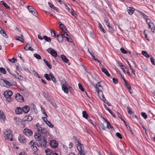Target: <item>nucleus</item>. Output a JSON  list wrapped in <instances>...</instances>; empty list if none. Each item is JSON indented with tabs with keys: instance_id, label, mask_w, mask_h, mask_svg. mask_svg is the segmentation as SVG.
<instances>
[{
	"instance_id": "39448f33",
	"label": "nucleus",
	"mask_w": 155,
	"mask_h": 155,
	"mask_svg": "<svg viewBox=\"0 0 155 155\" xmlns=\"http://www.w3.org/2000/svg\"><path fill=\"white\" fill-rule=\"evenodd\" d=\"M28 8L29 12H31L33 15L36 17H37L38 13L33 7L31 6H28Z\"/></svg>"
},
{
	"instance_id": "aec40b11",
	"label": "nucleus",
	"mask_w": 155,
	"mask_h": 155,
	"mask_svg": "<svg viewBox=\"0 0 155 155\" xmlns=\"http://www.w3.org/2000/svg\"><path fill=\"white\" fill-rule=\"evenodd\" d=\"M0 33L2 34L4 37L6 38H8L5 31L1 27L0 28Z\"/></svg>"
},
{
	"instance_id": "f8f14e48",
	"label": "nucleus",
	"mask_w": 155,
	"mask_h": 155,
	"mask_svg": "<svg viewBox=\"0 0 155 155\" xmlns=\"http://www.w3.org/2000/svg\"><path fill=\"white\" fill-rule=\"evenodd\" d=\"M97 91L98 96L100 98V99L101 100L104 97L103 93L101 90H99V89L97 90Z\"/></svg>"
},
{
	"instance_id": "a878e982",
	"label": "nucleus",
	"mask_w": 155,
	"mask_h": 155,
	"mask_svg": "<svg viewBox=\"0 0 155 155\" xmlns=\"http://www.w3.org/2000/svg\"><path fill=\"white\" fill-rule=\"evenodd\" d=\"M88 51L90 54L92 58L94 60H96V58L94 55V53H93L92 51H91L89 49H88Z\"/></svg>"
},
{
	"instance_id": "20e7f679",
	"label": "nucleus",
	"mask_w": 155,
	"mask_h": 155,
	"mask_svg": "<svg viewBox=\"0 0 155 155\" xmlns=\"http://www.w3.org/2000/svg\"><path fill=\"white\" fill-rule=\"evenodd\" d=\"M146 22L148 24L149 29H150L151 32L153 33L154 31V25L153 23L150 22V20L148 18L146 19Z\"/></svg>"
},
{
	"instance_id": "680f3d73",
	"label": "nucleus",
	"mask_w": 155,
	"mask_h": 155,
	"mask_svg": "<svg viewBox=\"0 0 155 155\" xmlns=\"http://www.w3.org/2000/svg\"><path fill=\"white\" fill-rule=\"evenodd\" d=\"M108 27L109 30L110 32H112L114 31V29L112 27H111L110 26H108Z\"/></svg>"
},
{
	"instance_id": "4468645a",
	"label": "nucleus",
	"mask_w": 155,
	"mask_h": 155,
	"mask_svg": "<svg viewBox=\"0 0 155 155\" xmlns=\"http://www.w3.org/2000/svg\"><path fill=\"white\" fill-rule=\"evenodd\" d=\"M23 108L20 107H17L15 110L16 113L18 114H21Z\"/></svg>"
},
{
	"instance_id": "9b49d317",
	"label": "nucleus",
	"mask_w": 155,
	"mask_h": 155,
	"mask_svg": "<svg viewBox=\"0 0 155 155\" xmlns=\"http://www.w3.org/2000/svg\"><path fill=\"white\" fill-rule=\"evenodd\" d=\"M5 115L3 113V112H2L1 110H0V120H1L2 122L3 123L5 122Z\"/></svg>"
},
{
	"instance_id": "864d4df0",
	"label": "nucleus",
	"mask_w": 155,
	"mask_h": 155,
	"mask_svg": "<svg viewBox=\"0 0 155 155\" xmlns=\"http://www.w3.org/2000/svg\"><path fill=\"white\" fill-rule=\"evenodd\" d=\"M19 78L18 77V79L20 81H23V80H26V79L25 78H24L23 76H22L21 75H20L19 76Z\"/></svg>"
},
{
	"instance_id": "f3484780",
	"label": "nucleus",
	"mask_w": 155,
	"mask_h": 155,
	"mask_svg": "<svg viewBox=\"0 0 155 155\" xmlns=\"http://www.w3.org/2000/svg\"><path fill=\"white\" fill-rule=\"evenodd\" d=\"M58 41L59 42H62L64 36L61 35H58L57 36Z\"/></svg>"
},
{
	"instance_id": "0eeeda50",
	"label": "nucleus",
	"mask_w": 155,
	"mask_h": 155,
	"mask_svg": "<svg viewBox=\"0 0 155 155\" xmlns=\"http://www.w3.org/2000/svg\"><path fill=\"white\" fill-rule=\"evenodd\" d=\"M18 140L21 143H25L27 141L26 139L21 134H19L18 137Z\"/></svg>"
},
{
	"instance_id": "423d86ee",
	"label": "nucleus",
	"mask_w": 155,
	"mask_h": 155,
	"mask_svg": "<svg viewBox=\"0 0 155 155\" xmlns=\"http://www.w3.org/2000/svg\"><path fill=\"white\" fill-rule=\"evenodd\" d=\"M23 132L25 135L28 137L31 136L33 134L31 130L28 128L24 129Z\"/></svg>"
},
{
	"instance_id": "c756f323",
	"label": "nucleus",
	"mask_w": 155,
	"mask_h": 155,
	"mask_svg": "<svg viewBox=\"0 0 155 155\" xmlns=\"http://www.w3.org/2000/svg\"><path fill=\"white\" fill-rule=\"evenodd\" d=\"M77 148L78 150L80 151H81L83 150H82V147H83V145L81 144H80L77 145Z\"/></svg>"
},
{
	"instance_id": "5fc2aeb1",
	"label": "nucleus",
	"mask_w": 155,
	"mask_h": 155,
	"mask_svg": "<svg viewBox=\"0 0 155 155\" xmlns=\"http://www.w3.org/2000/svg\"><path fill=\"white\" fill-rule=\"evenodd\" d=\"M85 152L84 150H83L81 151H80L78 154V155H85Z\"/></svg>"
},
{
	"instance_id": "ea45409f",
	"label": "nucleus",
	"mask_w": 155,
	"mask_h": 155,
	"mask_svg": "<svg viewBox=\"0 0 155 155\" xmlns=\"http://www.w3.org/2000/svg\"><path fill=\"white\" fill-rule=\"evenodd\" d=\"M63 36H64V39H65L66 40H67L69 42H72V40L71 39V38H69L68 37H65L64 36V35H63Z\"/></svg>"
},
{
	"instance_id": "f257e3e1",
	"label": "nucleus",
	"mask_w": 155,
	"mask_h": 155,
	"mask_svg": "<svg viewBox=\"0 0 155 155\" xmlns=\"http://www.w3.org/2000/svg\"><path fill=\"white\" fill-rule=\"evenodd\" d=\"M3 95L8 102H11L12 101V99L11 97L12 95V92L11 91L7 90L5 91Z\"/></svg>"
},
{
	"instance_id": "8fccbe9b",
	"label": "nucleus",
	"mask_w": 155,
	"mask_h": 155,
	"mask_svg": "<svg viewBox=\"0 0 155 155\" xmlns=\"http://www.w3.org/2000/svg\"><path fill=\"white\" fill-rule=\"evenodd\" d=\"M100 82H98L97 84L95 86V88L96 89V90L97 91V90H98V89H99L98 87H101L102 88V87L101 86L100 84H99Z\"/></svg>"
},
{
	"instance_id": "a18cd8bd",
	"label": "nucleus",
	"mask_w": 155,
	"mask_h": 155,
	"mask_svg": "<svg viewBox=\"0 0 155 155\" xmlns=\"http://www.w3.org/2000/svg\"><path fill=\"white\" fill-rule=\"evenodd\" d=\"M3 80L4 82L6 85H8V87H9L10 86H11V83L8 81L5 80Z\"/></svg>"
},
{
	"instance_id": "6ab92c4d",
	"label": "nucleus",
	"mask_w": 155,
	"mask_h": 155,
	"mask_svg": "<svg viewBox=\"0 0 155 155\" xmlns=\"http://www.w3.org/2000/svg\"><path fill=\"white\" fill-rule=\"evenodd\" d=\"M62 89L65 93H68V89L65 85H62Z\"/></svg>"
},
{
	"instance_id": "412c9836",
	"label": "nucleus",
	"mask_w": 155,
	"mask_h": 155,
	"mask_svg": "<svg viewBox=\"0 0 155 155\" xmlns=\"http://www.w3.org/2000/svg\"><path fill=\"white\" fill-rule=\"evenodd\" d=\"M42 142V146L43 147H46L47 146H48V142L45 138H43Z\"/></svg>"
},
{
	"instance_id": "49530a36",
	"label": "nucleus",
	"mask_w": 155,
	"mask_h": 155,
	"mask_svg": "<svg viewBox=\"0 0 155 155\" xmlns=\"http://www.w3.org/2000/svg\"><path fill=\"white\" fill-rule=\"evenodd\" d=\"M120 51H121V52L124 54H126L128 53V51H126L124 48H121L120 49Z\"/></svg>"
},
{
	"instance_id": "f704fd0d",
	"label": "nucleus",
	"mask_w": 155,
	"mask_h": 155,
	"mask_svg": "<svg viewBox=\"0 0 155 155\" xmlns=\"http://www.w3.org/2000/svg\"><path fill=\"white\" fill-rule=\"evenodd\" d=\"M82 114H83V117L86 119L88 117V115L87 114L86 111H84L82 112Z\"/></svg>"
},
{
	"instance_id": "6e6d98bb",
	"label": "nucleus",
	"mask_w": 155,
	"mask_h": 155,
	"mask_svg": "<svg viewBox=\"0 0 155 155\" xmlns=\"http://www.w3.org/2000/svg\"><path fill=\"white\" fill-rule=\"evenodd\" d=\"M116 136L118 137L120 139H122V138L121 135L120 133L118 132H117L116 134Z\"/></svg>"
},
{
	"instance_id": "13d9d810",
	"label": "nucleus",
	"mask_w": 155,
	"mask_h": 155,
	"mask_svg": "<svg viewBox=\"0 0 155 155\" xmlns=\"http://www.w3.org/2000/svg\"><path fill=\"white\" fill-rule=\"evenodd\" d=\"M127 112L129 114H132V111L130 110V107H127Z\"/></svg>"
},
{
	"instance_id": "2f4dec72",
	"label": "nucleus",
	"mask_w": 155,
	"mask_h": 155,
	"mask_svg": "<svg viewBox=\"0 0 155 155\" xmlns=\"http://www.w3.org/2000/svg\"><path fill=\"white\" fill-rule=\"evenodd\" d=\"M15 39L17 40L20 41L22 42H24V40L21 38L19 36H16Z\"/></svg>"
},
{
	"instance_id": "6e6552de",
	"label": "nucleus",
	"mask_w": 155,
	"mask_h": 155,
	"mask_svg": "<svg viewBox=\"0 0 155 155\" xmlns=\"http://www.w3.org/2000/svg\"><path fill=\"white\" fill-rule=\"evenodd\" d=\"M15 98L17 100L19 101H24V98L19 93H17L15 96Z\"/></svg>"
},
{
	"instance_id": "09e8293b",
	"label": "nucleus",
	"mask_w": 155,
	"mask_h": 155,
	"mask_svg": "<svg viewBox=\"0 0 155 155\" xmlns=\"http://www.w3.org/2000/svg\"><path fill=\"white\" fill-rule=\"evenodd\" d=\"M0 71L1 72H2L4 74H6V72L4 68H2V67L0 68Z\"/></svg>"
},
{
	"instance_id": "7c9ffc66",
	"label": "nucleus",
	"mask_w": 155,
	"mask_h": 155,
	"mask_svg": "<svg viewBox=\"0 0 155 155\" xmlns=\"http://www.w3.org/2000/svg\"><path fill=\"white\" fill-rule=\"evenodd\" d=\"M14 119L17 124H19V123L21 122V119L18 117H15Z\"/></svg>"
},
{
	"instance_id": "0e129e2a",
	"label": "nucleus",
	"mask_w": 155,
	"mask_h": 155,
	"mask_svg": "<svg viewBox=\"0 0 155 155\" xmlns=\"http://www.w3.org/2000/svg\"><path fill=\"white\" fill-rule=\"evenodd\" d=\"M113 82L115 84H117L118 83V80L117 79L115 78H113Z\"/></svg>"
},
{
	"instance_id": "4d7b16f0",
	"label": "nucleus",
	"mask_w": 155,
	"mask_h": 155,
	"mask_svg": "<svg viewBox=\"0 0 155 155\" xmlns=\"http://www.w3.org/2000/svg\"><path fill=\"white\" fill-rule=\"evenodd\" d=\"M141 14L142 15L143 18L145 20L148 18V16L142 12H140Z\"/></svg>"
},
{
	"instance_id": "bf43d9fd",
	"label": "nucleus",
	"mask_w": 155,
	"mask_h": 155,
	"mask_svg": "<svg viewBox=\"0 0 155 155\" xmlns=\"http://www.w3.org/2000/svg\"><path fill=\"white\" fill-rule=\"evenodd\" d=\"M150 60H151V61L152 62V64L153 65H155V61H154L155 59H154V58L153 57H151L150 58Z\"/></svg>"
},
{
	"instance_id": "c85d7f7f",
	"label": "nucleus",
	"mask_w": 155,
	"mask_h": 155,
	"mask_svg": "<svg viewBox=\"0 0 155 155\" xmlns=\"http://www.w3.org/2000/svg\"><path fill=\"white\" fill-rule=\"evenodd\" d=\"M134 11V9L131 7H129V9L127 10V12L129 14H132Z\"/></svg>"
},
{
	"instance_id": "58836bf2",
	"label": "nucleus",
	"mask_w": 155,
	"mask_h": 155,
	"mask_svg": "<svg viewBox=\"0 0 155 155\" xmlns=\"http://www.w3.org/2000/svg\"><path fill=\"white\" fill-rule=\"evenodd\" d=\"M8 60L13 63H15V61H17L16 59L14 58H13L11 59H8Z\"/></svg>"
},
{
	"instance_id": "5701e85b",
	"label": "nucleus",
	"mask_w": 155,
	"mask_h": 155,
	"mask_svg": "<svg viewBox=\"0 0 155 155\" xmlns=\"http://www.w3.org/2000/svg\"><path fill=\"white\" fill-rule=\"evenodd\" d=\"M50 54L53 57H57V53L54 49L51 51Z\"/></svg>"
},
{
	"instance_id": "a211bd4d",
	"label": "nucleus",
	"mask_w": 155,
	"mask_h": 155,
	"mask_svg": "<svg viewBox=\"0 0 155 155\" xmlns=\"http://www.w3.org/2000/svg\"><path fill=\"white\" fill-rule=\"evenodd\" d=\"M101 71L102 72L104 73L108 77H109L110 76V74L106 68H103L101 69Z\"/></svg>"
},
{
	"instance_id": "052dcab7",
	"label": "nucleus",
	"mask_w": 155,
	"mask_h": 155,
	"mask_svg": "<svg viewBox=\"0 0 155 155\" xmlns=\"http://www.w3.org/2000/svg\"><path fill=\"white\" fill-rule=\"evenodd\" d=\"M51 35L52 36L54 37H56V34L55 33V31L53 30L51 31Z\"/></svg>"
},
{
	"instance_id": "393cba45",
	"label": "nucleus",
	"mask_w": 155,
	"mask_h": 155,
	"mask_svg": "<svg viewBox=\"0 0 155 155\" xmlns=\"http://www.w3.org/2000/svg\"><path fill=\"white\" fill-rule=\"evenodd\" d=\"M61 57L62 60L65 62L67 63L68 62V59L64 55L62 54L61 56Z\"/></svg>"
},
{
	"instance_id": "79ce46f5",
	"label": "nucleus",
	"mask_w": 155,
	"mask_h": 155,
	"mask_svg": "<svg viewBox=\"0 0 155 155\" xmlns=\"http://www.w3.org/2000/svg\"><path fill=\"white\" fill-rule=\"evenodd\" d=\"M50 76L51 77V79L53 82L54 83H56V80L54 77L51 74H50Z\"/></svg>"
},
{
	"instance_id": "4be33fe9",
	"label": "nucleus",
	"mask_w": 155,
	"mask_h": 155,
	"mask_svg": "<svg viewBox=\"0 0 155 155\" xmlns=\"http://www.w3.org/2000/svg\"><path fill=\"white\" fill-rule=\"evenodd\" d=\"M104 107H105L106 109L112 115V116L114 118L115 117V115L112 112L111 110L110 109L108 108L106 106V105L105 104L104 105Z\"/></svg>"
},
{
	"instance_id": "473e14b6",
	"label": "nucleus",
	"mask_w": 155,
	"mask_h": 155,
	"mask_svg": "<svg viewBox=\"0 0 155 155\" xmlns=\"http://www.w3.org/2000/svg\"><path fill=\"white\" fill-rule=\"evenodd\" d=\"M107 124V128L108 129L111 128L112 130H114V128L113 127L111 126L110 123L108 122L106 123Z\"/></svg>"
},
{
	"instance_id": "7ed1b4c3",
	"label": "nucleus",
	"mask_w": 155,
	"mask_h": 155,
	"mask_svg": "<svg viewBox=\"0 0 155 155\" xmlns=\"http://www.w3.org/2000/svg\"><path fill=\"white\" fill-rule=\"evenodd\" d=\"M4 134H5V139L8 140L12 141L13 140L12 138V131L9 129H7L4 132Z\"/></svg>"
},
{
	"instance_id": "cd10ccee",
	"label": "nucleus",
	"mask_w": 155,
	"mask_h": 155,
	"mask_svg": "<svg viewBox=\"0 0 155 155\" xmlns=\"http://www.w3.org/2000/svg\"><path fill=\"white\" fill-rule=\"evenodd\" d=\"M125 84L126 87L128 88L130 93H132V91L131 90V87L130 84H127V83H125Z\"/></svg>"
},
{
	"instance_id": "603ef678",
	"label": "nucleus",
	"mask_w": 155,
	"mask_h": 155,
	"mask_svg": "<svg viewBox=\"0 0 155 155\" xmlns=\"http://www.w3.org/2000/svg\"><path fill=\"white\" fill-rule=\"evenodd\" d=\"M78 85L79 86V88L82 91H84V90L82 86L81 85V84L80 83L78 84Z\"/></svg>"
},
{
	"instance_id": "9d476101",
	"label": "nucleus",
	"mask_w": 155,
	"mask_h": 155,
	"mask_svg": "<svg viewBox=\"0 0 155 155\" xmlns=\"http://www.w3.org/2000/svg\"><path fill=\"white\" fill-rule=\"evenodd\" d=\"M34 138L37 141H40L41 140V135L40 134L35 133L34 135Z\"/></svg>"
},
{
	"instance_id": "f03ea898",
	"label": "nucleus",
	"mask_w": 155,
	"mask_h": 155,
	"mask_svg": "<svg viewBox=\"0 0 155 155\" xmlns=\"http://www.w3.org/2000/svg\"><path fill=\"white\" fill-rule=\"evenodd\" d=\"M41 126L39 123L36 124V127L38 131L42 134L49 135V133L48 131L45 128L41 127Z\"/></svg>"
},
{
	"instance_id": "c9c22d12",
	"label": "nucleus",
	"mask_w": 155,
	"mask_h": 155,
	"mask_svg": "<svg viewBox=\"0 0 155 155\" xmlns=\"http://www.w3.org/2000/svg\"><path fill=\"white\" fill-rule=\"evenodd\" d=\"M142 53L143 55L145 56L147 58H149L150 57L149 54H148L147 53V52L146 51H143Z\"/></svg>"
},
{
	"instance_id": "1a4fd4ad",
	"label": "nucleus",
	"mask_w": 155,
	"mask_h": 155,
	"mask_svg": "<svg viewBox=\"0 0 155 155\" xmlns=\"http://www.w3.org/2000/svg\"><path fill=\"white\" fill-rule=\"evenodd\" d=\"M51 146L54 148H56L58 146L57 142L54 140H52L50 142Z\"/></svg>"
},
{
	"instance_id": "ddd939ff",
	"label": "nucleus",
	"mask_w": 155,
	"mask_h": 155,
	"mask_svg": "<svg viewBox=\"0 0 155 155\" xmlns=\"http://www.w3.org/2000/svg\"><path fill=\"white\" fill-rule=\"evenodd\" d=\"M23 120L25 121H30L32 119V117L31 116L26 115L23 118Z\"/></svg>"
},
{
	"instance_id": "37998d69",
	"label": "nucleus",
	"mask_w": 155,
	"mask_h": 155,
	"mask_svg": "<svg viewBox=\"0 0 155 155\" xmlns=\"http://www.w3.org/2000/svg\"><path fill=\"white\" fill-rule=\"evenodd\" d=\"M46 124L50 128H53V125L50 122V121L47 122Z\"/></svg>"
},
{
	"instance_id": "e433bc0d",
	"label": "nucleus",
	"mask_w": 155,
	"mask_h": 155,
	"mask_svg": "<svg viewBox=\"0 0 155 155\" xmlns=\"http://www.w3.org/2000/svg\"><path fill=\"white\" fill-rule=\"evenodd\" d=\"M45 77L46 78V79L48 81H50L51 80V77L50 76V75H49L48 74H45L44 75Z\"/></svg>"
},
{
	"instance_id": "774afa93",
	"label": "nucleus",
	"mask_w": 155,
	"mask_h": 155,
	"mask_svg": "<svg viewBox=\"0 0 155 155\" xmlns=\"http://www.w3.org/2000/svg\"><path fill=\"white\" fill-rule=\"evenodd\" d=\"M108 20L107 19H105L104 21L106 23V25L108 27L109 25V23L108 22Z\"/></svg>"
},
{
	"instance_id": "bb28decb",
	"label": "nucleus",
	"mask_w": 155,
	"mask_h": 155,
	"mask_svg": "<svg viewBox=\"0 0 155 155\" xmlns=\"http://www.w3.org/2000/svg\"><path fill=\"white\" fill-rule=\"evenodd\" d=\"M43 61L46 64L47 66L50 68H51V66L50 64V63L49 62H48L46 59H44L43 60Z\"/></svg>"
},
{
	"instance_id": "de8ad7c7",
	"label": "nucleus",
	"mask_w": 155,
	"mask_h": 155,
	"mask_svg": "<svg viewBox=\"0 0 155 155\" xmlns=\"http://www.w3.org/2000/svg\"><path fill=\"white\" fill-rule=\"evenodd\" d=\"M142 116L145 119H146L147 118V116L145 112H143L141 113Z\"/></svg>"
},
{
	"instance_id": "3c124183",
	"label": "nucleus",
	"mask_w": 155,
	"mask_h": 155,
	"mask_svg": "<svg viewBox=\"0 0 155 155\" xmlns=\"http://www.w3.org/2000/svg\"><path fill=\"white\" fill-rule=\"evenodd\" d=\"M45 152L46 155H51V152L50 151V150L47 149L45 150Z\"/></svg>"
},
{
	"instance_id": "72a5a7b5",
	"label": "nucleus",
	"mask_w": 155,
	"mask_h": 155,
	"mask_svg": "<svg viewBox=\"0 0 155 155\" xmlns=\"http://www.w3.org/2000/svg\"><path fill=\"white\" fill-rule=\"evenodd\" d=\"M43 38V39L45 40L47 42H50L51 41V40L50 38L46 35H44Z\"/></svg>"
},
{
	"instance_id": "2eb2a0df",
	"label": "nucleus",
	"mask_w": 155,
	"mask_h": 155,
	"mask_svg": "<svg viewBox=\"0 0 155 155\" xmlns=\"http://www.w3.org/2000/svg\"><path fill=\"white\" fill-rule=\"evenodd\" d=\"M30 110V107L28 106H25L23 108V111L26 114L28 113Z\"/></svg>"
},
{
	"instance_id": "338daca9",
	"label": "nucleus",
	"mask_w": 155,
	"mask_h": 155,
	"mask_svg": "<svg viewBox=\"0 0 155 155\" xmlns=\"http://www.w3.org/2000/svg\"><path fill=\"white\" fill-rule=\"evenodd\" d=\"M48 4L49 6L51 8H53L54 7V5L51 4L50 2H48Z\"/></svg>"
},
{
	"instance_id": "c03bdc74",
	"label": "nucleus",
	"mask_w": 155,
	"mask_h": 155,
	"mask_svg": "<svg viewBox=\"0 0 155 155\" xmlns=\"http://www.w3.org/2000/svg\"><path fill=\"white\" fill-rule=\"evenodd\" d=\"M34 56L37 59H41V56L39 54H34Z\"/></svg>"
},
{
	"instance_id": "b1692460",
	"label": "nucleus",
	"mask_w": 155,
	"mask_h": 155,
	"mask_svg": "<svg viewBox=\"0 0 155 155\" xmlns=\"http://www.w3.org/2000/svg\"><path fill=\"white\" fill-rule=\"evenodd\" d=\"M48 101L50 102L51 104L52 105V106L54 107L55 108H57V107L56 103L53 100L51 99H49Z\"/></svg>"
},
{
	"instance_id": "a19ab883",
	"label": "nucleus",
	"mask_w": 155,
	"mask_h": 155,
	"mask_svg": "<svg viewBox=\"0 0 155 155\" xmlns=\"http://www.w3.org/2000/svg\"><path fill=\"white\" fill-rule=\"evenodd\" d=\"M90 74L94 80L98 81V78L97 77L96 75L94 74H92L91 73H90Z\"/></svg>"
},
{
	"instance_id": "4c0bfd02",
	"label": "nucleus",
	"mask_w": 155,
	"mask_h": 155,
	"mask_svg": "<svg viewBox=\"0 0 155 155\" xmlns=\"http://www.w3.org/2000/svg\"><path fill=\"white\" fill-rule=\"evenodd\" d=\"M60 27L61 28V29L62 30H64V29H65V30L64 31V33H66L65 35H66L68 36V35L66 31H67V29L65 28V26L63 24V26H61V27Z\"/></svg>"
},
{
	"instance_id": "69168bd1",
	"label": "nucleus",
	"mask_w": 155,
	"mask_h": 155,
	"mask_svg": "<svg viewBox=\"0 0 155 155\" xmlns=\"http://www.w3.org/2000/svg\"><path fill=\"white\" fill-rule=\"evenodd\" d=\"M31 147H32V149L35 151H37V147L36 146H34V145H32L31 146Z\"/></svg>"
},
{
	"instance_id": "dca6fc26",
	"label": "nucleus",
	"mask_w": 155,
	"mask_h": 155,
	"mask_svg": "<svg viewBox=\"0 0 155 155\" xmlns=\"http://www.w3.org/2000/svg\"><path fill=\"white\" fill-rule=\"evenodd\" d=\"M24 49L26 51L29 50L30 51H33V49L30 46V45H28V43L27 44L26 46L24 47Z\"/></svg>"
},
{
	"instance_id": "e2e57ef3",
	"label": "nucleus",
	"mask_w": 155,
	"mask_h": 155,
	"mask_svg": "<svg viewBox=\"0 0 155 155\" xmlns=\"http://www.w3.org/2000/svg\"><path fill=\"white\" fill-rule=\"evenodd\" d=\"M100 127L101 128V129L103 130H105L106 129V127L104 126L103 124H102L100 126Z\"/></svg>"
}]
</instances>
